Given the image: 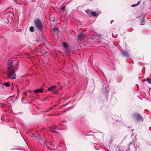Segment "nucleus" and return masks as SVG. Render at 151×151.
<instances>
[{
	"instance_id": "1",
	"label": "nucleus",
	"mask_w": 151,
	"mask_h": 151,
	"mask_svg": "<svg viewBox=\"0 0 151 151\" xmlns=\"http://www.w3.org/2000/svg\"><path fill=\"white\" fill-rule=\"evenodd\" d=\"M6 74L9 79L13 80L16 78L17 76L14 68L7 69Z\"/></svg>"
},
{
	"instance_id": "2",
	"label": "nucleus",
	"mask_w": 151,
	"mask_h": 151,
	"mask_svg": "<svg viewBox=\"0 0 151 151\" xmlns=\"http://www.w3.org/2000/svg\"><path fill=\"white\" fill-rule=\"evenodd\" d=\"M14 16V15L13 13L11 12H9L5 14L4 19V22L8 24L9 23V22H12Z\"/></svg>"
},
{
	"instance_id": "3",
	"label": "nucleus",
	"mask_w": 151,
	"mask_h": 151,
	"mask_svg": "<svg viewBox=\"0 0 151 151\" xmlns=\"http://www.w3.org/2000/svg\"><path fill=\"white\" fill-rule=\"evenodd\" d=\"M34 24L36 28L39 31L42 32V24L41 20L39 19H37L34 21Z\"/></svg>"
},
{
	"instance_id": "4",
	"label": "nucleus",
	"mask_w": 151,
	"mask_h": 151,
	"mask_svg": "<svg viewBox=\"0 0 151 151\" xmlns=\"http://www.w3.org/2000/svg\"><path fill=\"white\" fill-rule=\"evenodd\" d=\"M36 139L37 142L44 146H45L47 145L46 143L48 142V141L47 140V139L45 138H40L38 139L37 138Z\"/></svg>"
},
{
	"instance_id": "5",
	"label": "nucleus",
	"mask_w": 151,
	"mask_h": 151,
	"mask_svg": "<svg viewBox=\"0 0 151 151\" xmlns=\"http://www.w3.org/2000/svg\"><path fill=\"white\" fill-rule=\"evenodd\" d=\"M13 62L12 60H8L7 63V65L8 66L7 69L14 68H13Z\"/></svg>"
},
{
	"instance_id": "6",
	"label": "nucleus",
	"mask_w": 151,
	"mask_h": 151,
	"mask_svg": "<svg viewBox=\"0 0 151 151\" xmlns=\"http://www.w3.org/2000/svg\"><path fill=\"white\" fill-rule=\"evenodd\" d=\"M134 118L138 121L143 120L142 117L138 113H135L134 114Z\"/></svg>"
},
{
	"instance_id": "7",
	"label": "nucleus",
	"mask_w": 151,
	"mask_h": 151,
	"mask_svg": "<svg viewBox=\"0 0 151 151\" xmlns=\"http://www.w3.org/2000/svg\"><path fill=\"white\" fill-rule=\"evenodd\" d=\"M58 87L57 85H55L47 89L50 91H55Z\"/></svg>"
},
{
	"instance_id": "8",
	"label": "nucleus",
	"mask_w": 151,
	"mask_h": 151,
	"mask_svg": "<svg viewBox=\"0 0 151 151\" xmlns=\"http://www.w3.org/2000/svg\"><path fill=\"white\" fill-rule=\"evenodd\" d=\"M84 37V35L82 32L81 33L79 34L77 36V39L78 40H81L83 39Z\"/></svg>"
},
{
	"instance_id": "9",
	"label": "nucleus",
	"mask_w": 151,
	"mask_h": 151,
	"mask_svg": "<svg viewBox=\"0 0 151 151\" xmlns=\"http://www.w3.org/2000/svg\"><path fill=\"white\" fill-rule=\"evenodd\" d=\"M43 90L44 89L43 88H41L40 89H38L35 90L34 91V92L35 93L37 94L38 93H40L42 92Z\"/></svg>"
},
{
	"instance_id": "10",
	"label": "nucleus",
	"mask_w": 151,
	"mask_h": 151,
	"mask_svg": "<svg viewBox=\"0 0 151 151\" xmlns=\"http://www.w3.org/2000/svg\"><path fill=\"white\" fill-rule=\"evenodd\" d=\"M26 133L29 134V135L31 137H34L35 139H37V137L35 136L34 134L32 133L29 131H27Z\"/></svg>"
},
{
	"instance_id": "11",
	"label": "nucleus",
	"mask_w": 151,
	"mask_h": 151,
	"mask_svg": "<svg viewBox=\"0 0 151 151\" xmlns=\"http://www.w3.org/2000/svg\"><path fill=\"white\" fill-rule=\"evenodd\" d=\"M53 30L56 34L58 35V34L59 30L57 27L55 26L53 29Z\"/></svg>"
},
{
	"instance_id": "12",
	"label": "nucleus",
	"mask_w": 151,
	"mask_h": 151,
	"mask_svg": "<svg viewBox=\"0 0 151 151\" xmlns=\"http://www.w3.org/2000/svg\"><path fill=\"white\" fill-rule=\"evenodd\" d=\"M4 85L7 87H8L10 86V83L9 82H7L5 83H4Z\"/></svg>"
},
{
	"instance_id": "13",
	"label": "nucleus",
	"mask_w": 151,
	"mask_h": 151,
	"mask_svg": "<svg viewBox=\"0 0 151 151\" xmlns=\"http://www.w3.org/2000/svg\"><path fill=\"white\" fill-rule=\"evenodd\" d=\"M29 31L31 32H34L35 31L34 27L33 26H31L29 28Z\"/></svg>"
},
{
	"instance_id": "14",
	"label": "nucleus",
	"mask_w": 151,
	"mask_h": 151,
	"mask_svg": "<svg viewBox=\"0 0 151 151\" xmlns=\"http://www.w3.org/2000/svg\"><path fill=\"white\" fill-rule=\"evenodd\" d=\"M50 129L51 131L52 132H53V133H58V132L57 131H55V129H54V127H51L50 128Z\"/></svg>"
},
{
	"instance_id": "15",
	"label": "nucleus",
	"mask_w": 151,
	"mask_h": 151,
	"mask_svg": "<svg viewBox=\"0 0 151 151\" xmlns=\"http://www.w3.org/2000/svg\"><path fill=\"white\" fill-rule=\"evenodd\" d=\"M91 14L92 16H93L96 17L97 16V13L96 12H91Z\"/></svg>"
},
{
	"instance_id": "16",
	"label": "nucleus",
	"mask_w": 151,
	"mask_h": 151,
	"mask_svg": "<svg viewBox=\"0 0 151 151\" xmlns=\"http://www.w3.org/2000/svg\"><path fill=\"white\" fill-rule=\"evenodd\" d=\"M63 46L65 48H68V45L65 42H63Z\"/></svg>"
},
{
	"instance_id": "17",
	"label": "nucleus",
	"mask_w": 151,
	"mask_h": 151,
	"mask_svg": "<svg viewBox=\"0 0 151 151\" xmlns=\"http://www.w3.org/2000/svg\"><path fill=\"white\" fill-rule=\"evenodd\" d=\"M140 1H139L137 3V4H132L131 5V6L132 7H135L136 6H137L138 5H139V4H140Z\"/></svg>"
},
{
	"instance_id": "18",
	"label": "nucleus",
	"mask_w": 151,
	"mask_h": 151,
	"mask_svg": "<svg viewBox=\"0 0 151 151\" xmlns=\"http://www.w3.org/2000/svg\"><path fill=\"white\" fill-rule=\"evenodd\" d=\"M66 7L65 6H64L63 7H62V8H61V9L62 10V11L63 12H65L66 11V10L65 9Z\"/></svg>"
},
{
	"instance_id": "19",
	"label": "nucleus",
	"mask_w": 151,
	"mask_h": 151,
	"mask_svg": "<svg viewBox=\"0 0 151 151\" xmlns=\"http://www.w3.org/2000/svg\"><path fill=\"white\" fill-rule=\"evenodd\" d=\"M147 81L148 83L151 84V79L149 78H147Z\"/></svg>"
},
{
	"instance_id": "20",
	"label": "nucleus",
	"mask_w": 151,
	"mask_h": 151,
	"mask_svg": "<svg viewBox=\"0 0 151 151\" xmlns=\"http://www.w3.org/2000/svg\"><path fill=\"white\" fill-rule=\"evenodd\" d=\"M123 55L126 56L128 55V53L127 52L124 51L122 52Z\"/></svg>"
},
{
	"instance_id": "21",
	"label": "nucleus",
	"mask_w": 151,
	"mask_h": 151,
	"mask_svg": "<svg viewBox=\"0 0 151 151\" xmlns=\"http://www.w3.org/2000/svg\"><path fill=\"white\" fill-rule=\"evenodd\" d=\"M86 13L88 14H91L90 10H86Z\"/></svg>"
},
{
	"instance_id": "22",
	"label": "nucleus",
	"mask_w": 151,
	"mask_h": 151,
	"mask_svg": "<svg viewBox=\"0 0 151 151\" xmlns=\"http://www.w3.org/2000/svg\"><path fill=\"white\" fill-rule=\"evenodd\" d=\"M65 48L66 52L67 53H68L70 51V50L68 48Z\"/></svg>"
},
{
	"instance_id": "23",
	"label": "nucleus",
	"mask_w": 151,
	"mask_h": 151,
	"mask_svg": "<svg viewBox=\"0 0 151 151\" xmlns=\"http://www.w3.org/2000/svg\"><path fill=\"white\" fill-rule=\"evenodd\" d=\"M134 144V141L131 142L129 144V145H130L132 144Z\"/></svg>"
},
{
	"instance_id": "24",
	"label": "nucleus",
	"mask_w": 151,
	"mask_h": 151,
	"mask_svg": "<svg viewBox=\"0 0 151 151\" xmlns=\"http://www.w3.org/2000/svg\"><path fill=\"white\" fill-rule=\"evenodd\" d=\"M54 127V129H58L57 128V127L56 126H54V127Z\"/></svg>"
},
{
	"instance_id": "25",
	"label": "nucleus",
	"mask_w": 151,
	"mask_h": 151,
	"mask_svg": "<svg viewBox=\"0 0 151 151\" xmlns=\"http://www.w3.org/2000/svg\"><path fill=\"white\" fill-rule=\"evenodd\" d=\"M38 136H39V138H42L40 134H38Z\"/></svg>"
},
{
	"instance_id": "26",
	"label": "nucleus",
	"mask_w": 151,
	"mask_h": 151,
	"mask_svg": "<svg viewBox=\"0 0 151 151\" xmlns=\"http://www.w3.org/2000/svg\"><path fill=\"white\" fill-rule=\"evenodd\" d=\"M144 22L143 19L142 20H141V22L142 23L143 22Z\"/></svg>"
},
{
	"instance_id": "27",
	"label": "nucleus",
	"mask_w": 151,
	"mask_h": 151,
	"mask_svg": "<svg viewBox=\"0 0 151 151\" xmlns=\"http://www.w3.org/2000/svg\"><path fill=\"white\" fill-rule=\"evenodd\" d=\"M46 147H47V148H49L48 147H47V146H46Z\"/></svg>"
}]
</instances>
